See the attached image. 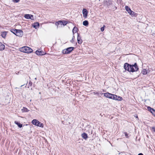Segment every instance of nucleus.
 Masks as SVG:
<instances>
[{
  "mask_svg": "<svg viewBox=\"0 0 155 155\" xmlns=\"http://www.w3.org/2000/svg\"><path fill=\"white\" fill-rule=\"evenodd\" d=\"M124 68L126 71L132 72L137 71L138 69L136 63H135L134 65H130L127 63H125L124 64Z\"/></svg>",
  "mask_w": 155,
  "mask_h": 155,
  "instance_id": "obj_1",
  "label": "nucleus"
},
{
  "mask_svg": "<svg viewBox=\"0 0 155 155\" xmlns=\"http://www.w3.org/2000/svg\"><path fill=\"white\" fill-rule=\"evenodd\" d=\"M19 50L21 52L27 53H32L33 51L31 48L27 46H24L20 48L19 49Z\"/></svg>",
  "mask_w": 155,
  "mask_h": 155,
  "instance_id": "obj_2",
  "label": "nucleus"
},
{
  "mask_svg": "<svg viewBox=\"0 0 155 155\" xmlns=\"http://www.w3.org/2000/svg\"><path fill=\"white\" fill-rule=\"evenodd\" d=\"M11 32L16 36L21 37L23 35V32L21 30L18 29H13L11 30Z\"/></svg>",
  "mask_w": 155,
  "mask_h": 155,
  "instance_id": "obj_3",
  "label": "nucleus"
},
{
  "mask_svg": "<svg viewBox=\"0 0 155 155\" xmlns=\"http://www.w3.org/2000/svg\"><path fill=\"white\" fill-rule=\"evenodd\" d=\"M32 124L35 126L43 128L44 127L43 124L41 123L36 119H34L31 121Z\"/></svg>",
  "mask_w": 155,
  "mask_h": 155,
  "instance_id": "obj_4",
  "label": "nucleus"
},
{
  "mask_svg": "<svg viewBox=\"0 0 155 155\" xmlns=\"http://www.w3.org/2000/svg\"><path fill=\"white\" fill-rule=\"evenodd\" d=\"M125 8L128 14L131 15L132 17H133L136 16L137 14L135 12L132 11L130 8L127 6H126L125 7Z\"/></svg>",
  "mask_w": 155,
  "mask_h": 155,
  "instance_id": "obj_5",
  "label": "nucleus"
},
{
  "mask_svg": "<svg viewBox=\"0 0 155 155\" xmlns=\"http://www.w3.org/2000/svg\"><path fill=\"white\" fill-rule=\"evenodd\" d=\"M74 49L73 47H70L62 51V53L64 54H68L71 52Z\"/></svg>",
  "mask_w": 155,
  "mask_h": 155,
  "instance_id": "obj_6",
  "label": "nucleus"
},
{
  "mask_svg": "<svg viewBox=\"0 0 155 155\" xmlns=\"http://www.w3.org/2000/svg\"><path fill=\"white\" fill-rule=\"evenodd\" d=\"M82 13L83 17L84 18H86L87 16L88 12L86 8H83L82 9Z\"/></svg>",
  "mask_w": 155,
  "mask_h": 155,
  "instance_id": "obj_7",
  "label": "nucleus"
},
{
  "mask_svg": "<svg viewBox=\"0 0 155 155\" xmlns=\"http://www.w3.org/2000/svg\"><path fill=\"white\" fill-rule=\"evenodd\" d=\"M24 17L27 19H31L32 20H34V18L33 17V16L31 15L25 14L24 16Z\"/></svg>",
  "mask_w": 155,
  "mask_h": 155,
  "instance_id": "obj_8",
  "label": "nucleus"
},
{
  "mask_svg": "<svg viewBox=\"0 0 155 155\" xmlns=\"http://www.w3.org/2000/svg\"><path fill=\"white\" fill-rule=\"evenodd\" d=\"M104 4L105 6L108 7L111 4V2L109 0H106L104 1Z\"/></svg>",
  "mask_w": 155,
  "mask_h": 155,
  "instance_id": "obj_9",
  "label": "nucleus"
},
{
  "mask_svg": "<svg viewBox=\"0 0 155 155\" xmlns=\"http://www.w3.org/2000/svg\"><path fill=\"white\" fill-rule=\"evenodd\" d=\"M123 98H122L119 96H117L116 95L114 94V100L121 101L122 100Z\"/></svg>",
  "mask_w": 155,
  "mask_h": 155,
  "instance_id": "obj_10",
  "label": "nucleus"
},
{
  "mask_svg": "<svg viewBox=\"0 0 155 155\" xmlns=\"http://www.w3.org/2000/svg\"><path fill=\"white\" fill-rule=\"evenodd\" d=\"M147 109L155 117V110L150 107H147Z\"/></svg>",
  "mask_w": 155,
  "mask_h": 155,
  "instance_id": "obj_11",
  "label": "nucleus"
},
{
  "mask_svg": "<svg viewBox=\"0 0 155 155\" xmlns=\"http://www.w3.org/2000/svg\"><path fill=\"white\" fill-rule=\"evenodd\" d=\"M35 54L38 55H42L45 54L43 51L39 50H37L35 51Z\"/></svg>",
  "mask_w": 155,
  "mask_h": 155,
  "instance_id": "obj_12",
  "label": "nucleus"
},
{
  "mask_svg": "<svg viewBox=\"0 0 155 155\" xmlns=\"http://www.w3.org/2000/svg\"><path fill=\"white\" fill-rule=\"evenodd\" d=\"M8 33V31H2L1 33V36L3 38H5Z\"/></svg>",
  "mask_w": 155,
  "mask_h": 155,
  "instance_id": "obj_13",
  "label": "nucleus"
},
{
  "mask_svg": "<svg viewBox=\"0 0 155 155\" xmlns=\"http://www.w3.org/2000/svg\"><path fill=\"white\" fill-rule=\"evenodd\" d=\"M78 38L77 40L78 44H81L82 42V40L81 39V37L79 36V34L77 33Z\"/></svg>",
  "mask_w": 155,
  "mask_h": 155,
  "instance_id": "obj_14",
  "label": "nucleus"
},
{
  "mask_svg": "<svg viewBox=\"0 0 155 155\" xmlns=\"http://www.w3.org/2000/svg\"><path fill=\"white\" fill-rule=\"evenodd\" d=\"M104 95L105 97L110 99L111 94L108 92L104 93Z\"/></svg>",
  "mask_w": 155,
  "mask_h": 155,
  "instance_id": "obj_15",
  "label": "nucleus"
},
{
  "mask_svg": "<svg viewBox=\"0 0 155 155\" xmlns=\"http://www.w3.org/2000/svg\"><path fill=\"white\" fill-rule=\"evenodd\" d=\"M32 26L35 29L38 28L39 26V23L38 22H36L32 25Z\"/></svg>",
  "mask_w": 155,
  "mask_h": 155,
  "instance_id": "obj_16",
  "label": "nucleus"
},
{
  "mask_svg": "<svg viewBox=\"0 0 155 155\" xmlns=\"http://www.w3.org/2000/svg\"><path fill=\"white\" fill-rule=\"evenodd\" d=\"M15 123L18 126L19 128H21L22 127V124L19 122H18L17 121H15Z\"/></svg>",
  "mask_w": 155,
  "mask_h": 155,
  "instance_id": "obj_17",
  "label": "nucleus"
},
{
  "mask_svg": "<svg viewBox=\"0 0 155 155\" xmlns=\"http://www.w3.org/2000/svg\"><path fill=\"white\" fill-rule=\"evenodd\" d=\"M5 46L2 43H0V50L2 51L5 49Z\"/></svg>",
  "mask_w": 155,
  "mask_h": 155,
  "instance_id": "obj_18",
  "label": "nucleus"
},
{
  "mask_svg": "<svg viewBox=\"0 0 155 155\" xmlns=\"http://www.w3.org/2000/svg\"><path fill=\"white\" fill-rule=\"evenodd\" d=\"M141 73L143 75H146L147 73V71L146 69H143L142 70Z\"/></svg>",
  "mask_w": 155,
  "mask_h": 155,
  "instance_id": "obj_19",
  "label": "nucleus"
},
{
  "mask_svg": "<svg viewBox=\"0 0 155 155\" xmlns=\"http://www.w3.org/2000/svg\"><path fill=\"white\" fill-rule=\"evenodd\" d=\"M82 137L84 139H86L87 138V134L85 133H84L81 134Z\"/></svg>",
  "mask_w": 155,
  "mask_h": 155,
  "instance_id": "obj_20",
  "label": "nucleus"
},
{
  "mask_svg": "<svg viewBox=\"0 0 155 155\" xmlns=\"http://www.w3.org/2000/svg\"><path fill=\"white\" fill-rule=\"evenodd\" d=\"M72 31H73V33L74 35V33H77V31H78L77 28L76 27H74L73 28Z\"/></svg>",
  "mask_w": 155,
  "mask_h": 155,
  "instance_id": "obj_21",
  "label": "nucleus"
},
{
  "mask_svg": "<svg viewBox=\"0 0 155 155\" xmlns=\"http://www.w3.org/2000/svg\"><path fill=\"white\" fill-rule=\"evenodd\" d=\"M21 110L22 112H28L29 111V110L26 107H23V109H21Z\"/></svg>",
  "mask_w": 155,
  "mask_h": 155,
  "instance_id": "obj_22",
  "label": "nucleus"
},
{
  "mask_svg": "<svg viewBox=\"0 0 155 155\" xmlns=\"http://www.w3.org/2000/svg\"><path fill=\"white\" fill-rule=\"evenodd\" d=\"M83 24L85 26H87L88 25V21L86 20L84 21L83 22Z\"/></svg>",
  "mask_w": 155,
  "mask_h": 155,
  "instance_id": "obj_23",
  "label": "nucleus"
},
{
  "mask_svg": "<svg viewBox=\"0 0 155 155\" xmlns=\"http://www.w3.org/2000/svg\"><path fill=\"white\" fill-rule=\"evenodd\" d=\"M62 21H59L58 22H57L55 23V24L57 25H62Z\"/></svg>",
  "mask_w": 155,
  "mask_h": 155,
  "instance_id": "obj_24",
  "label": "nucleus"
},
{
  "mask_svg": "<svg viewBox=\"0 0 155 155\" xmlns=\"http://www.w3.org/2000/svg\"><path fill=\"white\" fill-rule=\"evenodd\" d=\"M114 94H111V95L110 96V99L114 100Z\"/></svg>",
  "mask_w": 155,
  "mask_h": 155,
  "instance_id": "obj_25",
  "label": "nucleus"
},
{
  "mask_svg": "<svg viewBox=\"0 0 155 155\" xmlns=\"http://www.w3.org/2000/svg\"><path fill=\"white\" fill-rule=\"evenodd\" d=\"M67 22L66 21H62V25L64 26L66 25L67 24Z\"/></svg>",
  "mask_w": 155,
  "mask_h": 155,
  "instance_id": "obj_26",
  "label": "nucleus"
},
{
  "mask_svg": "<svg viewBox=\"0 0 155 155\" xmlns=\"http://www.w3.org/2000/svg\"><path fill=\"white\" fill-rule=\"evenodd\" d=\"M74 35H73V37H72V39L71 40V41H70L71 42V43H73L74 42Z\"/></svg>",
  "mask_w": 155,
  "mask_h": 155,
  "instance_id": "obj_27",
  "label": "nucleus"
},
{
  "mask_svg": "<svg viewBox=\"0 0 155 155\" xmlns=\"http://www.w3.org/2000/svg\"><path fill=\"white\" fill-rule=\"evenodd\" d=\"M151 130L152 131L155 132V127H153L151 128Z\"/></svg>",
  "mask_w": 155,
  "mask_h": 155,
  "instance_id": "obj_28",
  "label": "nucleus"
},
{
  "mask_svg": "<svg viewBox=\"0 0 155 155\" xmlns=\"http://www.w3.org/2000/svg\"><path fill=\"white\" fill-rule=\"evenodd\" d=\"M20 0H13V1L15 3H18V2Z\"/></svg>",
  "mask_w": 155,
  "mask_h": 155,
  "instance_id": "obj_29",
  "label": "nucleus"
},
{
  "mask_svg": "<svg viewBox=\"0 0 155 155\" xmlns=\"http://www.w3.org/2000/svg\"><path fill=\"white\" fill-rule=\"evenodd\" d=\"M104 26L103 27H101V31H103L104 30Z\"/></svg>",
  "mask_w": 155,
  "mask_h": 155,
  "instance_id": "obj_30",
  "label": "nucleus"
},
{
  "mask_svg": "<svg viewBox=\"0 0 155 155\" xmlns=\"http://www.w3.org/2000/svg\"><path fill=\"white\" fill-rule=\"evenodd\" d=\"M124 134H125V136L126 137H128V134L127 133L125 132L124 133Z\"/></svg>",
  "mask_w": 155,
  "mask_h": 155,
  "instance_id": "obj_31",
  "label": "nucleus"
},
{
  "mask_svg": "<svg viewBox=\"0 0 155 155\" xmlns=\"http://www.w3.org/2000/svg\"><path fill=\"white\" fill-rule=\"evenodd\" d=\"M94 94H96L97 95H99V93L97 92L94 93Z\"/></svg>",
  "mask_w": 155,
  "mask_h": 155,
  "instance_id": "obj_32",
  "label": "nucleus"
},
{
  "mask_svg": "<svg viewBox=\"0 0 155 155\" xmlns=\"http://www.w3.org/2000/svg\"><path fill=\"white\" fill-rule=\"evenodd\" d=\"M138 155H143V154L142 153H140Z\"/></svg>",
  "mask_w": 155,
  "mask_h": 155,
  "instance_id": "obj_33",
  "label": "nucleus"
},
{
  "mask_svg": "<svg viewBox=\"0 0 155 155\" xmlns=\"http://www.w3.org/2000/svg\"><path fill=\"white\" fill-rule=\"evenodd\" d=\"M23 85H21V87Z\"/></svg>",
  "mask_w": 155,
  "mask_h": 155,
  "instance_id": "obj_34",
  "label": "nucleus"
}]
</instances>
